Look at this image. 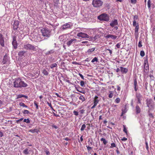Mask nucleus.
<instances>
[{
	"label": "nucleus",
	"mask_w": 155,
	"mask_h": 155,
	"mask_svg": "<svg viewBox=\"0 0 155 155\" xmlns=\"http://www.w3.org/2000/svg\"><path fill=\"white\" fill-rule=\"evenodd\" d=\"M98 19L101 21H108L109 20V17L108 15L105 13H103L97 16Z\"/></svg>",
	"instance_id": "nucleus-1"
},
{
	"label": "nucleus",
	"mask_w": 155,
	"mask_h": 155,
	"mask_svg": "<svg viewBox=\"0 0 155 155\" xmlns=\"http://www.w3.org/2000/svg\"><path fill=\"white\" fill-rule=\"evenodd\" d=\"M103 4V2L101 0H93L92 4L93 7L95 8H98Z\"/></svg>",
	"instance_id": "nucleus-2"
},
{
	"label": "nucleus",
	"mask_w": 155,
	"mask_h": 155,
	"mask_svg": "<svg viewBox=\"0 0 155 155\" xmlns=\"http://www.w3.org/2000/svg\"><path fill=\"white\" fill-rule=\"evenodd\" d=\"M41 31L43 36L48 37L50 36V31L48 28H43L41 29Z\"/></svg>",
	"instance_id": "nucleus-3"
},
{
	"label": "nucleus",
	"mask_w": 155,
	"mask_h": 155,
	"mask_svg": "<svg viewBox=\"0 0 155 155\" xmlns=\"http://www.w3.org/2000/svg\"><path fill=\"white\" fill-rule=\"evenodd\" d=\"M24 48L25 49L27 50H31L34 51H36V47H35L29 44L25 45Z\"/></svg>",
	"instance_id": "nucleus-4"
},
{
	"label": "nucleus",
	"mask_w": 155,
	"mask_h": 155,
	"mask_svg": "<svg viewBox=\"0 0 155 155\" xmlns=\"http://www.w3.org/2000/svg\"><path fill=\"white\" fill-rule=\"evenodd\" d=\"M21 79L18 78H16L14 82V86L15 87H20V83Z\"/></svg>",
	"instance_id": "nucleus-5"
},
{
	"label": "nucleus",
	"mask_w": 155,
	"mask_h": 155,
	"mask_svg": "<svg viewBox=\"0 0 155 155\" xmlns=\"http://www.w3.org/2000/svg\"><path fill=\"white\" fill-rule=\"evenodd\" d=\"M77 36L79 37H80L81 38H89V36L86 34L83 33L81 32H79L77 34Z\"/></svg>",
	"instance_id": "nucleus-6"
},
{
	"label": "nucleus",
	"mask_w": 155,
	"mask_h": 155,
	"mask_svg": "<svg viewBox=\"0 0 155 155\" xmlns=\"http://www.w3.org/2000/svg\"><path fill=\"white\" fill-rule=\"evenodd\" d=\"M19 24V21H18L15 20L14 21L13 24L14 30H17L18 28Z\"/></svg>",
	"instance_id": "nucleus-7"
},
{
	"label": "nucleus",
	"mask_w": 155,
	"mask_h": 155,
	"mask_svg": "<svg viewBox=\"0 0 155 155\" xmlns=\"http://www.w3.org/2000/svg\"><path fill=\"white\" fill-rule=\"evenodd\" d=\"M133 25L135 27L134 30L135 33H137L139 29V24L138 23H137L136 22V21L134 20L133 22Z\"/></svg>",
	"instance_id": "nucleus-8"
},
{
	"label": "nucleus",
	"mask_w": 155,
	"mask_h": 155,
	"mask_svg": "<svg viewBox=\"0 0 155 155\" xmlns=\"http://www.w3.org/2000/svg\"><path fill=\"white\" fill-rule=\"evenodd\" d=\"M136 95L137 100V103L141 104V100L143 98L142 95L140 93H136Z\"/></svg>",
	"instance_id": "nucleus-9"
},
{
	"label": "nucleus",
	"mask_w": 155,
	"mask_h": 155,
	"mask_svg": "<svg viewBox=\"0 0 155 155\" xmlns=\"http://www.w3.org/2000/svg\"><path fill=\"white\" fill-rule=\"evenodd\" d=\"M71 25L69 23H66L63 25L61 27L62 30H64L69 28L71 27Z\"/></svg>",
	"instance_id": "nucleus-10"
},
{
	"label": "nucleus",
	"mask_w": 155,
	"mask_h": 155,
	"mask_svg": "<svg viewBox=\"0 0 155 155\" xmlns=\"http://www.w3.org/2000/svg\"><path fill=\"white\" fill-rule=\"evenodd\" d=\"M118 24V22L117 19H114V20H112L110 23V25L112 27H114L115 25Z\"/></svg>",
	"instance_id": "nucleus-11"
},
{
	"label": "nucleus",
	"mask_w": 155,
	"mask_h": 155,
	"mask_svg": "<svg viewBox=\"0 0 155 155\" xmlns=\"http://www.w3.org/2000/svg\"><path fill=\"white\" fill-rule=\"evenodd\" d=\"M120 70L123 74H126L128 71L127 68L122 67H120Z\"/></svg>",
	"instance_id": "nucleus-12"
},
{
	"label": "nucleus",
	"mask_w": 155,
	"mask_h": 155,
	"mask_svg": "<svg viewBox=\"0 0 155 155\" xmlns=\"http://www.w3.org/2000/svg\"><path fill=\"white\" fill-rule=\"evenodd\" d=\"M8 59L6 54H5L4 56L2 62L3 64H5L7 63Z\"/></svg>",
	"instance_id": "nucleus-13"
},
{
	"label": "nucleus",
	"mask_w": 155,
	"mask_h": 155,
	"mask_svg": "<svg viewBox=\"0 0 155 155\" xmlns=\"http://www.w3.org/2000/svg\"><path fill=\"white\" fill-rule=\"evenodd\" d=\"M98 98V97L97 96L94 97L93 101L94 104L97 105L99 101Z\"/></svg>",
	"instance_id": "nucleus-14"
},
{
	"label": "nucleus",
	"mask_w": 155,
	"mask_h": 155,
	"mask_svg": "<svg viewBox=\"0 0 155 155\" xmlns=\"http://www.w3.org/2000/svg\"><path fill=\"white\" fill-rule=\"evenodd\" d=\"M20 87H26L27 86V84L24 81H22L21 79V82L20 83Z\"/></svg>",
	"instance_id": "nucleus-15"
},
{
	"label": "nucleus",
	"mask_w": 155,
	"mask_h": 155,
	"mask_svg": "<svg viewBox=\"0 0 155 155\" xmlns=\"http://www.w3.org/2000/svg\"><path fill=\"white\" fill-rule=\"evenodd\" d=\"M12 44L15 49H16L18 46V43L16 39H13Z\"/></svg>",
	"instance_id": "nucleus-16"
},
{
	"label": "nucleus",
	"mask_w": 155,
	"mask_h": 155,
	"mask_svg": "<svg viewBox=\"0 0 155 155\" xmlns=\"http://www.w3.org/2000/svg\"><path fill=\"white\" fill-rule=\"evenodd\" d=\"M105 37L107 38H111V39H116L117 37V36L113 35H108Z\"/></svg>",
	"instance_id": "nucleus-17"
},
{
	"label": "nucleus",
	"mask_w": 155,
	"mask_h": 155,
	"mask_svg": "<svg viewBox=\"0 0 155 155\" xmlns=\"http://www.w3.org/2000/svg\"><path fill=\"white\" fill-rule=\"evenodd\" d=\"M134 89L135 91H137L138 90L137 88V80L136 79H135L134 81Z\"/></svg>",
	"instance_id": "nucleus-18"
},
{
	"label": "nucleus",
	"mask_w": 155,
	"mask_h": 155,
	"mask_svg": "<svg viewBox=\"0 0 155 155\" xmlns=\"http://www.w3.org/2000/svg\"><path fill=\"white\" fill-rule=\"evenodd\" d=\"M28 131L32 133H38L39 131V130L37 129L32 128L29 130Z\"/></svg>",
	"instance_id": "nucleus-19"
},
{
	"label": "nucleus",
	"mask_w": 155,
	"mask_h": 155,
	"mask_svg": "<svg viewBox=\"0 0 155 155\" xmlns=\"http://www.w3.org/2000/svg\"><path fill=\"white\" fill-rule=\"evenodd\" d=\"M152 102V100L151 99H147L146 100L147 104L148 107L151 104Z\"/></svg>",
	"instance_id": "nucleus-20"
},
{
	"label": "nucleus",
	"mask_w": 155,
	"mask_h": 155,
	"mask_svg": "<svg viewBox=\"0 0 155 155\" xmlns=\"http://www.w3.org/2000/svg\"><path fill=\"white\" fill-rule=\"evenodd\" d=\"M136 110L137 114H139L141 112L139 106L138 105H137L136 107Z\"/></svg>",
	"instance_id": "nucleus-21"
},
{
	"label": "nucleus",
	"mask_w": 155,
	"mask_h": 155,
	"mask_svg": "<svg viewBox=\"0 0 155 155\" xmlns=\"http://www.w3.org/2000/svg\"><path fill=\"white\" fill-rule=\"evenodd\" d=\"M26 52L25 51H20L18 53L19 56L21 57H22L24 55V54Z\"/></svg>",
	"instance_id": "nucleus-22"
},
{
	"label": "nucleus",
	"mask_w": 155,
	"mask_h": 155,
	"mask_svg": "<svg viewBox=\"0 0 155 155\" xmlns=\"http://www.w3.org/2000/svg\"><path fill=\"white\" fill-rule=\"evenodd\" d=\"M101 141H103V144L105 145H106L107 143V141L105 140V139L103 138H102L101 139Z\"/></svg>",
	"instance_id": "nucleus-23"
},
{
	"label": "nucleus",
	"mask_w": 155,
	"mask_h": 155,
	"mask_svg": "<svg viewBox=\"0 0 155 155\" xmlns=\"http://www.w3.org/2000/svg\"><path fill=\"white\" fill-rule=\"evenodd\" d=\"M85 44V45H86L87 46L89 45H90L89 43H88V42L87 41H82L80 43V44L81 45H83L82 44Z\"/></svg>",
	"instance_id": "nucleus-24"
},
{
	"label": "nucleus",
	"mask_w": 155,
	"mask_h": 155,
	"mask_svg": "<svg viewBox=\"0 0 155 155\" xmlns=\"http://www.w3.org/2000/svg\"><path fill=\"white\" fill-rule=\"evenodd\" d=\"M79 99L81 100L82 102L84 101L85 100V97L83 96V95H81V96L79 97Z\"/></svg>",
	"instance_id": "nucleus-25"
},
{
	"label": "nucleus",
	"mask_w": 155,
	"mask_h": 155,
	"mask_svg": "<svg viewBox=\"0 0 155 155\" xmlns=\"http://www.w3.org/2000/svg\"><path fill=\"white\" fill-rule=\"evenodd\" d=\"M76 39H71V40L68 41V42L67 43V44L68 46H69L71 44L72 42L74 41V40H75Z\"/></svg>",
	"instance_id": "nucleus-26"
},
{
	"label": "nucleus",
	"mask_w": 155,
	"mask_h": 155,
	"mask_svg": "<svg viewBox=\"0 0 155 155\" xmlns=\"http://www.w3.org/2000/svg\"><path fill=\"white\" fill-rule=\"evenodd\" d=\"M151 1L150 0H148L147 2V5L149 9H151Z\"/></svg>",
	"instance_id": "nucleus-27"
},
{
	"label": "nucleus",
	"mask_w": 155,
	"mask_h": 155,
	"mask_svg": "<svg viewBox=\"0 0 155 155\" xmlns=\"http://www.w3.org/2000/svg\"><path fill=\"white\" fill-rule=\"evenodd\" d=\"M95 49V48H92L90 49H89L87 50V52L88 53H91L94 51Z\"/></svg>",
	"instance_id": "nucleus-28"
},
{
	"label": "nucleus",
	"mask_w": 155,
	"mask_h": 155,
	"mask_svg": "<svg viewBox=\"0 0 155 155\" xmlns=\"http://www.w3.org/2000/svg\"><path fill=\"white\" fill-rule=\"evenodd\" d=\"M109 97L110 98H111L113 97V92L112 91H109Z\"/></svg>",
	"instance_id": "nucleus-29"
},
{
	"label": "nucleus",
	"mask_w": 155,
	"mask_h": 155,
	"mask_svg": "<svg viewBox=\"0 0 155 155\" xmlns=\"http://www.w3.org/2000/svg\"><path fill=\"white\" fill-rule=\"evenodd\" d=\"M86 126L85 124H83L82 125L81 127V131H83L86 128Z\"/></svg>",
	"instance_id": "nucleus-30"
},
{
	"label": "nucleus",
	"mask_w": 155,
	"mask_h": 155,
	"mask_svg": "<svg viewBox=\"0 0 155 155\" xmlns=\"http://www.w3.org/2000/svg\"><path fill=\"white\" fill-rule=\"evenodd\" d=\"M19 105L21 106H22L24 107H25V108H27L28 107V106L25 105V104L22 102H21L19 103Z\"/></svg>",
	"instance_id": "nucleus-31"
},
{
	"label": "nucleus",
	"mask_w": 155,
	"mask_h": 155,
	"mask_svg": "<svg viewBox=\"0 0 155 155\" xmlns=\"http://www.w3.org/2000/svg\"><path fill=\"white\" fill-rule=\"evenodd\" d=\"M42 73L45 75H47L48 73L47 71L45 69H44L42 71Z\"/></svg>",
	"instance_id": "nucleus-32"
},
{
	"label": "nucleus",
	"mask_w": 155,
	"mask_h": 155,
	"mask_svg": "<svg viewBox=\"0 0 155 155\" xmlns=\"http://www.w3.org/2000/svg\"><path fill=\"white\" fill-rule=\"evenodd\" d=\"M123 126L124 127V129H123L124 131L126 134L127 135H128V133H127V128H126L125 126L124 125H123Z\"/></svg>",
	"instance_id": "nucleus-33"
},
{
	"label": "nucleus",
	"mask_w": 155,
	"mask_h": 155,
	"mask_svg": "<svg viewBox=\"0 0 155 155\" xmlns=\"http://www.w3.org/2000/svg\"><path fill=\"white\" fill-rule=\"evenodd\" d=\"M149 69H144L143 73L144 75H146L147 74L149 71Z\"/></svg>",
	"instance_id": "nucleus-34"
},
{
	"label": "nucleus",
	"mask_w": 155,
	"mask_h": 155,
	"mask_svg": "<svg viewBox=\"0 0 155 155\" xmlns=\"http://www.w3.org/2000/svg\"><path fill=\"white\" fill-rule=\"evenodd\" d=\"M98 61V59L97 58L95 57L91 61V62L92 63H94V62L96 61V62H97Z\"/></svg>",
	"instance_id": "nucleus-35"
},
{
	"label": "nucleus",
	"mask_w": 155,
	"mask_h": 155,
	"mask_svg": "<svg viewBox=\"0 0 155 155\" xmlns=\"http://www.w3.org/2000/svg\"><path fill=\"white\" fill-rule=\"evenodd\" d=\"M23 121L24 122H26L27 124H29L30 122V120L28 118L27 119H25L23 120Z\"/></svg>",
	"instance_id": "nucleus-36"
},
{
	"label": "nucleus",
	"mask_w": 155,
	"mask_h": 155,
	"mask_svg": "<svg viewBox=\"0 0 155 155\" xmlns=\"http://www.w3.org/2000/svg\"><path fill=\"white\" fill-rule=\"evenodd\" d=\"M4 39H0V44L2 46H4Z\"/></svg>",
	"instance_id": "nucleus-37"
},
{
	"label": "nucleus",
	"mask_w": 155,
	"mask_h": 155,
	"mask_svg": "<svg viewBox=\"0 0 155 155\" xmlns=\"http://www.w3.org/2000/svg\"><path fill=\"white\" fill-rule=\"evenodd\" d=\"M106 50V51L107 52V53H109L110 55H111V54L112 53V51L109 49H107Z\"/></svg>",
	"instance_id": "nucleus-38"
},
{
	"label": "nucleus",
	"mask_w": 155,
	"mask_h": 155,
	"mask_svg": "<svg viewBox=\"0 0 155 155\" xmlns=\"http://www.w3.org/2000/svg\"><path fill=\"white\" fill-rule=\"evenodd\" d=\"M38 103L35 101H34V104L35 106H36V108L37 109H38Z\"/></svg>",
	"instance_id": "nucleus-39"
},
{
	"label": "nucleus",
	"mask_w": 155,
	"mask_h": 155,
	"mask_svg": "<svg viewBox=\"0 0 155 155\" xmlns=\"http://www.w3.org/2000/svg\"><path fill=\"white\" fill-rule=\"evenodd\" d=\"M120 101V99L119 98H116V99H115V103H119Z\"/></svg>",
	"instance_id": "nucleus-40"
},
{
	"label": "nucleus",
	"mask_w": 155,
	"mask_h": 155,
	"mask_svg": "<svg viewBox=\"0 0 155 155\" xmlns=\"http://www.w3.org/2000/svg\"><path fill=\"white\" fill-rule=\"evenodd\" d=\"M140 55L142 57H143L144 56L145 54L144 52L143 51H141L140 52Z\"/></svg>",
	"instance_id": "nucleus-41"
},
{
	"label": "nucleus",
	"mask_w": 155,
	"mask_h": 155,
	"mask_svg": "<svg viewBox=\"0 0 155 155\" xmlns=\"http://www.w3.org/2000/svg\"><path fill=\"white\" fill-rule=\"evenodd\" d=\"M28 149H26L23 151V153H24L25 154H27L29 153H28Z\"/></svg>",
	"instance_id": "nucleus-42"
},
{
	"label": "nucleus",
	"mask_w": 155,
	"mask_h": 155,
	"mask_svg": "<svg viewBox=\"0 0 155 155\" xmlns=\"http://www.w3.org/2000/svg\"><path fill=\"white\" fill-rule=\"evenodd\" d=\"M57 65L56 63H54V64H51V65L50 67L51 68H53L54 67H57Z\"/></svg>",
	"instance_id": "nucleus-43"
},
{
	"label": "nucleus",
	"mask_w": 155,
	"mask_h": 155,
	"mask_svg": "<svg viewBox=\"0 0 155 155\" xmlns=\"http://www.w3.org/2000/svg\"><path fill=\"white\" fill-rule=\"evenodd\" d=\"M116 147V145L114 143H111V146H110V148H112L115 147Z\"/></svg>",
	"instance_id": "nucleus-44"
},
{
	"label": "nucleus",
	"mask_w": 155,
	"mask_h": 155,
	"mask_svg": "<svg viewBox=\"0 0 155 155\" xmlns=\"http://www.w3.org/2000/svg\"><path fill=\"white\" fill-rule=\"evenodd\" d=\"M24 114H28L29 113V111L27 110H25L23 111Z\"/></svg>",
	"instance_id": "nucleus-45"
},
{
	"label": "nucleus",
	"mask_w": 155,
	"mask_h": 155,
	"mask_svg": "<svg viewBox=\"0 0 155 155\" xmlns=\"http://www.w3.org/2000/svg\"><path fill=\"white\" fill-rule=\"evenodd\" d=\"M85 110L84 109H82L79 111V112L81 114H83L85 112Z\"/></svg>",
	"instance_id": "nucleus-46"
},
{
	"label": "nucleus",
	"mask_w": 155,
	"mask_h": 155,
	"mask_svg": "<svg viewBox=\"0 0 155 155\" xmlns=\"http://www.w3.org/2000/svg\"><path fill=\"white\" fill-rule=\"evenodd\" d=\"M84 85V81H80V85L81 86L83 87Z\"/></svg>",
	"instance_id": "nucleus-47"
},
{
	"label": "nucleus",
	"mask_w": 155,
	"mask_h": 155,
	"mask_svg": "<svg viewBox=\"0 0 155 155\" xmlns=\"http://www.w3.org/2000/svg\"><path fill=\"white\" fill-rule=\"evenodd\" d=\"M47 104L51 108H52V106L51 105V102H47Z\"/></svg>",
	"instance_id": "nucleus-48"
},
{
	"label": "nucleus",
	"mask_w": 155,
	"mask_h": 155,
	"mask_svg": "<svg viewBox=\"0 0 155 155\" xmlns=\"http://www.w3.org/2000/svg\"><path fill=\"white\" fill-rule=\"evenodd\" d=\"M73 113L76 116H78V112L74 110L73 111Z\"/></svg>",
	"instance_id": "nucleus-49"
},
{
	"label": "nucleus",
	"mask_w": 155,
	"mask_h": 155,
	"mask_svg": "<svg viewBox=\"0 0 155 155\" xmlns=\"http://www.w3.org/2000/svg\"><path fill=\"white\" fill-rule=\"evenodd\" d=\"M138 15H135L134 17V20H137L138 19Z\"/></svg>",
	"instance_id": "nucleus-50"
},
{
	"label": "nucleus",
	"mask_w": 155,
	"mask_h": 155,
	"mask_svg": "<svg viewBox=\"0 0 155 155\" xmlns=\"http://www.w3.org/2000/svg\"><path fill=\"white\" fill-rule=\"evenodd\" d=\"M138 46L139 48H140L142 46V42L141 41H139Z\"/></svg>",
	"instance_id": "nucleus-51"
},
{
	"label": "nucleus",
	"mask_w": 155,
	"mask_h": 155,
	"mask_svg": "<svg viewBox=\"0 0 155 155\" xmlns=\"http://www.w3.org/2000/svg\"><path fill=\"white\" fill-rule=\"evenodd\" d=\"M149 77L152 80H154V77L153 75L150 74L149 75Z\"/></svg>",
	"instance_id": "nucleus-52"
},
{
	"label": "nucleus",
	"mask_w": 155,
	"mask_h": 155,
	"mask_svg": "<svg viewBox=\"0 0 155 155\" xmlns=\"http://www.w3.org/2000/svg\"><path fill=\"white\" fill-rule=\"evenodd\" d=\"M86 147L88 151H90L92 149V148L88 146H86Z\"/></svg>",
	"instance_id": "nucleus-53"
},
{
	"label": "nucleus",
	"mask_w": 155,
	"mask_h": 155,
	"mask_svg": "<svg viewBox=\"0 0 155 155\" xmlns=\"http://www.w3.org/2000/svg\"><path fill=\"white\" fill-rule=\"evenodd\" d=\"M78 75L80 76L81 78V79L83 80H84V77L83 76L81 73H79Z\"/></svg>",
	"instance_id": "nucleus-54"
},
{
	"label": "nucleus",
	"mask_w": 155,
	"mask_h": 155,
	"mask_svg": "<svg viewBox=\"0 0 155 155\" xmlns=\"http://www.w3.org/2000/svg\"><path fill=\"white\" fill-rule=\"evenodd\" d=\"M145 143H146V149L147 150H148L149 147H148V143L147 142H146Z\"/></svg>",
	"instance_id": "nucleus-55"
},
{
	"label": "nucleus",
	"mask_w": 155,
	"mask_h": 155,
	"mask_svg": "<svg viewBox=\"0 0 155 155\" xmlns=\"http://www.w3.org/2000/svg\"><path fill=\"white\" fill-rule=\"evenodd\" d=\"M144 69H149V67L148 65H144Z\"/></svg>",
	"instance_id": "nucleus-56"
},
{
	"label": "nucleus",
	"mask_w": 155,
	"mask_h": 155,
	"mask_svg": "<svg viewBox=\"0 0 155 155\" xmlns=\"http://www.w3.org/2000/svg\"><path fill=\"white\" fill-rule=\"evenodd\" d=\"M24 96L22 94H19L18 95L17 98H20L22 97H23Z\"/></svg>",
	"instance_id": "nucleus-57"
},
{
	"label": "nucleus",
	"mask_w": 155,
	"mask_h": 155,
	"mask_svg": "<svg viewBox=\"0 0 155 155\" xmlns=\"http://www.w3.org/2000/svg\"><path fill=\"white\" fill-rule=\"evenodd\" d=\"M148 84V83L147 82H146L145 84V89H146V90H147V87Z\"/></svg>",
	"instance_id": "nucleus-58"
},
{
	"label": "nucleus",
	"mask_w": 155,
	"mask_h": 155,
	"mask_svg": "<svg viewBox=\"0 0 155 155\" xmlns=\"http://www.w3.org/2000/svg\"><path fill=\"white\" fill-rule=\"evenodd\" d=\"M120 43H117L116 45V46L117 47V48H120Z\"/></svg>",
	"instance_id": "nucleus-59"
},
{
	"label": "nucleus",
	"mask_w": 155,
	"mask_h": 155,
	"mask_svg": "<svg viewBox=\"0 0 155 155\" xmlns=\"http://www.w3.org/2000/svg\"><path fill=\"white\" fill-rule=\"evenodd\" d=\"M131 2L133 4H135L136 2V0H131Z\"/></svg>",
	"instance_id": "nucleus-60"
},
{
	"label": "nucleus",
	"mask_w": 155,
	"mask_h": 155,
	"mask_svg": "<svg viewBox=\"0 0 155 155\" xmlns=\"http://www.w3.org/2000/svg\"><path fill=\"white\" fill-rule=\"evenodd\" d=\"M148 65V61L147 60H146L144 61V65Z\"/></svg>",
	"instance_id": "nucleus-61"
},
{
	"label": "nucleus",
	"mask_w": 155,
	"mask_h": 155,
	"mask_svg": "<svg viewBox=\"0 0 155 155\" xmlns=\"http://www.w3.org/2000/svg\"><path fill=\"white\" fill-rule=\"evenodd\" d=\"M127 140V138L125 137H124L122 139H121V140L122 141H126Z\"/></svg>",
	"instance_id": "nucleus-62"
},
{
	"label": "nucleus",
	"mask_w": 155,
	"mask_h": 155,
	"mask_svg": "<svg viewBox=\"0 0 155 155\" xmlns=\"http://www.w3.org/2000/svg\"><path fill=\"white\" fill-rule=\"evenodd\" d=\"M117 90L118 91H120V87L119 86H117Z\"/></svg>",
	"instance_id": "nucleus-63"
},
{
	"label": "nucleus",
	"mask_w": 155,
	"mask_h": 155,
	"mask_svg": "<svg viewBox=\"0 0 155 155\" xmlns=\"http://www.w3.org/2000/svg\"><path fill=\"white\" fill-rule=\"evenodd\" d=\"M53 114L54 116H55L56 117H59V116L58 114H55L53 112Z\"/></svg>",
	"instance_id": "nucleus-64"
}]
</instances>
